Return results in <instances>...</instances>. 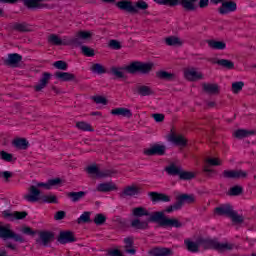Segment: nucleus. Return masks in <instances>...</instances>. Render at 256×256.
I'll list each match as a JSON object with an SVG mask.
<instances>
[{
	"mask_svg": "<svg viewBox=\"0 0 256 256\" xmlns=\"http://www.w3.org/2000/svg\"><path fill=\"white\" fill-rule=\"evenodd\" d=\"M48 43H50V45H56V46H67V36H64L62 39L57 36V34H51L48 37Z\"/></svg>",
	"mask_w": 256,
	"mask_h": 256,
	"instance_id": "24",
	"label": "nucleus"
},
{
	"mask_svg": "<svg viewBox=\"0 0 256 256\" xmlns=\"http://www.w3.org/2000/svg\"><path fill=\"white\" fill-rule=\"evenodd\" d=\"M51 73L49 72H44L42 73V77L40 78L38 84L34 86L35 91H43L47 85H49V81H51Z\"/></svg>",
	"mask_w": 256,
	"mask_h": 256,
	"instance_id": "16",
	"label": "nucleus"
},
{
	"mask_svg": "<svg viewBox=\"0 0 256 256\" xmlns=\"http://www.w3.org/2000/svg\"><path fill=\"white\" fill-rule=\"evenodd\" d=\"M156 213H159V211L151 213V212H149V210H147V208H145L143 206L133 208V210H132V215L134 217H137V218H139V217H149L148 221L150 223H156V221L151 220V217H153Z\"/></svg>",
	"mask_w": 256,
	"mask_h": 256,
	"instance_id": "11",
	"label": "nucleus"
},
{
	"mask_svg": "<svg viewBox=\"0 0 256 256\" xmlns=\"http://www.w3.org/2000/svg\"><path fill=\"white\" fill-rule=\"evenodd\" d=\"M25 201L28 203H37V201H41V190L37 188V186H30L29 193L24 195Z\"/></svg>",
	"mask_w": 256,
	"mask_h": 256,
	"instance_id": "12",
	"label": "nucleus"
},
{
	"mask_svg": "<svg viewBox=\"0 0 256 256\" xmlns=\"http://www.w3.org/2000/svg\"><path fill=\"white\" fill-rule=\"evenodd\" d=\"M153 69V63H144V62H132L130 65L125 67V70L128 73L134 75V73H141L142 75H147V73H151Z\"/></svg>",
	"mask_w": 256,
	"mask_h": 256,
	"instance_id": "7",
	"label": "nucleus"
},
{
	"mask_svg": "<svg viewBox=\"0 0 256 256\" xmlns=\"http://www.w3.org/2000/svg\"><path fill=\"white\" fill-rule=\"evenodd\" d=\"M126 197H133L135 195H139V187L137 186H128L123 191Z\"/></svg>",
	"mask_w": 256,
	"mask_h": 256,
	"instance_id": "40",
	"label": "nucleus"
},
{
	"mask_svg": "<svg viewBox=\"0 0 256 256\" xmlns=\"http://www.w3.org/2000/svg\"><path fill=\"white\" fill-rule=\"evenodd\" d=\"M111 115H121L122 117H133V113H131V110L127 108H115L111 110Z\"/></svg>",
	"mask_w": 256,
	"mask_h": 256,
	"instance_id": "32",
	"label": "nucleus"
},
{
	"mask_svg": "<svg viewBox=\"0 0 256 256\" xmlns=\"http://www.w3.org/2000/svg\"><path fill=\"white\" fill-rule=\"evenodd\" d=\"M109 256H123L119 249H113L108 252Z\"/></svg>",
	"mask_w": 256,
	"mask_h": 256,
	"instance_id": "64",
	"label": "nucleus"
},
{
	"mask_svg": "<svg viewBox=\"0 0 256 256\" xmlns=\"http://www.w3.org/2000/svg\"><path fill=\"white\" fill-rule=\"evenodd\" d=\"M179 177L182 181H191V179L195 178V174L193 172L184 171L182 168L180 170Z\"/></svg>",
	"mask_w": 256,
	"mask_h": 256,
	"instance_id": "45",
	"label": "nucleus"
},
{
	"mask_svg": "<svg viewBox=\"0 0 256 256\" xmlns=\"http://www.w3.org/2000/svg\"><path fill=\"white\" fill-rule=\"evenodd\" d=\"M136 91L138 93V95H140L141 97H149L150 95H153V89H151V87L149 86H145V85H140L137 86Z\"/></svg>",
	"mask_w": 256,
	"mask_h": 256,
	"instance_id": "30",
	"label": "nucleus"
},
{
	"mask_svg": "<svg viewBox=\"0 0 256 256\" xmlns=\"http://www.w3.org/2000/svg\"><path fill=\"white\" fill-rule=\"evenodd\" d=\"M107 221V217H105L103 214L99 213L95 215L94 223L95 225H103Z\"/></svg>",
	"mask_w": 256,
	"mask_h": 256,
	"instance_id": "55",
	"label": "nucleus"
},
{
	"mask_svg": "<svg viewBox=\"0 0 256 256\" xmlns=\"http://www.w3.org/2000/svg\"><path fill=\"white\" fill-rule=\"evenodd\" d=\"M96 191L99 193H111L117 191V185L114 182H103L97 185Z\"/></svg>",
	"mask_w": 256,
	"mask_h": 256,
	"instance_id": "18",
	"label": "nucleus"
},
{
	"mask_svg": "<svg viewBox=\"0 0 256 256\" xmlns=\"http://www.w3.org/2000/svg\"><path fill=\"white\" fill-rule=\"evenodd\" d=\"M169 141L174 143V145H178V147H185V145H187V140L183 135H177L175 133L170 134Z\"/></svg>",
	"mask_w": 256,
	"mask_h": 256,
	"instance_id": "25",
	"label": "nucleus"
},
{
	"mask_svg": "<svg viewBox=\"0 0 256 256\" xmlns=\"http://www.w3.org/2000/svg\"><path fill=\"white\" fill-rule=\"evenodd\" d=\"M241 193H243V187L233 186L232 188H230L228 195H230L231 197H237L241 195Z\"/></svg>",
	"mask_w": 256,
	"mask_h": 256,
	"instance_id": "50",
	"label": "nucleus"
},
{
	"mask_svg": "<svg viewBox=\"0 0 256 256\" xmlns=\"http://www.w3.org/2000/svg\"><path fill=\"white\" fill-rule=\"evenodd\" d=\"M150 255H153V256H172L173 255V249L165 248V247L153 248L150 251Z\"/></svg>",
	"mask_w": 256,
	"mask_h": 256,
	"instance_id": "23",
	"label": "nucleus"
},
{
	"mask_svg": "<svg viewBox=\"0 0 256 256\" xmlns=\"http://www.w3.org/2000/svg\"><path fill=\"white\" fill-rule=\"evenodd\" d=\"M87 195V192L85 191H79V192H69L67 193V198L72 201V203H77L83 199Z\"/></svg>",
	"mask_w": 256,
	"mask_h": 256,
	"instance_id": "29",
	"label": "nucleus"
},
{
	"mask_svg": "<svg viewBox=\"0 0 256 256\" xmlns=\"http://www.w3.org/2000/svg\"><path fill=\"white\" fill-rule=\"evenodd\" d=\"M58 241L61 245H67V243H75L77 238H75V234L71 231H62L58 237Z\"/></svg>",
	"mask_w": 256,
	"mask_h": 256,
	"instance_id": "14",
	"label": "nucleus"
},
{
	"mask_svg": "<svg viewBox=\"0 0 256 256\" xmlns=\"http://www.w3.org/2000/svg\"><path fill=\"white\" fill-rule=\"evenodd\" d=\"M166 45L169 47H181L183 45V41L175 36H169L165 39Z\"/></svg>",
	"mask_w": 256,
	"mask_h": 256,
	"instance_id": "33",
	"label": "nucleus"
},
{
	"mask_svg": "<svg viewBox=\"0 0 256 256\" xmlns=\"http://www.w3.org/2000/svg\"><path fill=\"white\" fill-rule=\"evenodd\" d=\"M0 239H14L17 243H25L23 236L11 230V225L0 222Z\"/></svg>",
	"mask_w": 256,
	"mask_h": 256,
	"instance_id": "6",
	"label": "nucleus"
},
{
	"mask_svg": "<svg viewBox=\"0 0 256 256\" xmlns=\"http://www.w3.org/2000/svg\"><path fill=\"white\" fill-rule=\"evenodd\" d=\"M151 221H156L160 227H175L176 229H181L183 223L176 218L165 217V212H156L154 216L151 217Z\"/></svg>",
	"mask_w": 256,
	"mask_h": 256,
	"instance_id": "3",
	"label": "nucleus"
},
{
	"mask_svg": "<svg viewBox=\"0 0 256 256\" xmlns=\"http://www.w3.org/2000/svg\"><path fill=\"white\" fill-rule=\"evenodd\" d=\"M77 129H80V131H93V127H91V124L87 122H78L76 124Z\"/></svg>",
	"mask_w": 256,
	"mask_h": 256,
	"instance_id": "51",
	"label": "nucleus"
},
{
	"mask_svg": "<svg viewBox=\"0 0 256 256\" xmlns=\"http://www.w3.org/2000/svg\"><path fill=\"white\" fill-rule=\"evenodd\" d=\"M149 197L153 203H169L171 201V197L167 194L158 193V192H149Z\"/></svg>",
	"mask_w": 256,
	"mask_h": 256,
	"instance_id": "17",
	"label": "nucleus"
},
{
	"mask_svg": "<svg viewBox=\"0 0 256 256\" xmlns=\"http://www.w3.org/2000/svg\"><path fill=\"white\" fill-rule=\"evenodd\" d=\"M87 173H89V175H96V177H111V171L106 170V171H101L99 170V168L95 165H91L87 167Z\"/></svg>",
	"mask_w": 256,
	"mask_h": 256,
	"instance_id": "21",
	"label": "nucleus"
},
{
	"mask_svg": "<svg viewBox=\"0 0 256 256\" xmlns=\"http://www.w3.org/2000/svg\"><path fill=\"white\" fill-rule=\"evenodd\" d=\"M93 34L89 31H79L75 34L74 37H67L66 36V46L69 47H81L87 39H91Z\"/></svg>",
	"mask_w": 256,
	"mask_h": 256,
	"instance_id": "5",
	"label": "nucleus"
},
{
	"mask_svg": "<svg viewBox=\"0 0 256 256\" xmlns=\"http://www.w3.org/2000/svg\"><path fill=\"white\" fill-rule=\"evenodd\" d=\"M53 66L56 69H60L61 71H67V68H68L67 62H65L63 60L54 62Z\"/></svg>",
	"mask_w": 256,
	"mask_h": 256,
	"instance_id": "54",
	"label": "nucleus"
},
{
	"mask_svg": "<svg viewBox=\"0 0 256 256\" xmlns=\"http://www.w3.org/2000/svg\"><path fill=\"white\" fill-rule=\"evenodd\" d=\"M123 71H127L124 68H117V67H112L111 68V73L112 75H114V77H117L118 79H123V77H125V73Z\"/></svg>",
	"mask_w": 256,
	"mask_h": 256,
	"instance_id": "48",
	"label": "nucleus"
},
{
	"mask_svg": "<svg viewBox=\"0 0 256 256\" xmlns=\"http://www.w3.org/2000/svg\"><path fill=\"white\" fill-rule=\"evenodd\" d=\"M149 219H147V221H141L140 219H134L131 222L132 227H134V229H148L149 228Z\"/></svg>",
	"mask_w": 256,
	"mask_h": 256,
	"instance_id": "37",
	"label": "nucleus"
},
{
	"mask_svg": "<svg viewBox=\"0 0 256 256\" xmlns=\"http://www.w3.org/2000/svg\"><path fill=\"white\" fill-rule=\"evenodd\" d=\"M181 169V166H177L174 163H172L165 168V171L166 173H168V175L179 176L181 174Z\"/></svg>",
	"mask_w": 256,
	"mask_h": 256,
	"instance_id": "35",
	"label": "nucleus"
},
{
	"mask_svg": "<svg viewBox=\"0 0 256 256\" xmlns=\"http://www.w3.org/2000/svg\"><path fill=\"white\" fill-rule=\"evenodd\" d=\"M184 244L187 248V251H189L190 253H199V247H201V245H199V240H197V242H194L186 239L184 240Z\"/></svg>",
	"mask_w": 256,
	"mask_h": 256,
	"instance_id": "27",
	"label": "nucleus"
},
{
	"mask_svg": "<svg viewBox=\"0 0 256 256\" xmlns=\"http://www.w3.org/2000/svg\"><path fill=\"white\" fill-rule=\"evenodd\" d=\"M215 63L217 65H220V67H224L225 69H235V63H233V61L228 59H220Z\"/></svg>",
	"mask_w": 256,
	"mask_h": 256,
	"instance_id": "41",
	"label": "nucleus"
},
{
	"mask_svg": "<svg viewBox=\"0 0 256 256\" xmlns=\"http://www.w3.org/2000/svg\"><path fill=\"white\" fill-rule=\"evenodd\" d=\"M222 175L224 179H246L248 173L244 170H224Z\"/></svg>",
	"mask_w": 256,
	"mask_h": 256,
	"instance_id": "13",
	"label": "nucleus"
},
{
	"mask_svg": "<svg viewBox=\"0 0 256 256\" xmlns=\"http://www.w3.org/2000/svg\"><path fill=\"white\" fill-rule=\"evenodd\" d=\"M203 90L209 95H217L219 93V85L217 84H203Z\"/></svg>",
	"mask_w": 256,
	"mask_h": 256,
	"instance_id": "36",
	"label": "nucleus"
},
{
	"mask_svg": "<svg viewBox=\"0 0 256 256\" xmlns=\"http://www.w3.org/2000/svg\"><path fill=\"white\" fill-rule=\"evenodd\" d=\"M220 15H227L237 11V3L233 1L223 2L221 7L218 9Z\"/></svg>",
	"mask_w": 256,
	"mask_h": 256,
	"instance_id": "15",
	"label": "nucleus"
},
{
	"mask_svg": "<svg viewBox=\"0 0 256 256\" xmlns=\"http://www.w3.org/2000/svg\"><path fill=\"white\" fill-rule=\"evenodd\" d=\"M109 47H110V49H114L115 51H119V49H121V42H119L118 40H115V39H113V40H110L109 41Z\"/></svg>",
	"mask_w": 256,
	"mask_h": 256,
	"instance_id": "57",
	"label": "nucleus"
},
{
	"mask_svg": "<svg viewBox=\"0 0 256 256\" xmlns=\"http://www.w3.org/2000/svg\"><path fill=\"white\" fill-rule=\"evenodd\" d=\"M65 215H66L65 211H58L56 212L54 219L56 221H61L62 219H65Z\"/></svg>",
	"mask_w": 256,
	"mask_h": 256,
	"instance_id": "62",
	"label": "nucleus"
},
{
	"mask_svg": "<svg viewBox=\"0 0 256 256\" xmlns=\"http://www.w3.org/2000/svg\"><path fill=\"white\" fill-rule=\"evenodd\" d=\"M21 232L24 233V235H31V236L35 235V233H36V232L33 231V229H31V227H29V226L23 227L22 230H21Z\"/></svg>",
	"mask_w": 256,
	"mask_h": 256,
	"instance_id": "61",
	"label": "nucleus"
},
{
	"mask_svg": "<svg viewBox=\"0 0 256 256\" xmlns=\"http://www.w3.org/2000/svg\"><path fill=\"white\" fill-rule=\"evenodd\" d=\"M61 178H55L48 180L47 183L40 182L37 184V187H44V189H52V187H55L57 185H60Z\"/></svg>",
	"mask_w": 256,
	"mask_h": 256,
	"instance_id": "31",
	"label": "nucleus"
},
{
	"mask_svg": "<svg viewBox=\"0 0 256 256\" xmlns=\"http://www.w3.org/2000/svg\"><path fill=\"white\" fill-rule=\"evenodd\" d=\"M0 157L3 161H7L8 163H11V161H13V154L3 150L0 151Z\"/></svg>",
	"mask_w": 256,
	"mask_h": 256,
	"instance_id": "56",
	"label": "nucleus"
},
{
	"mask_svg": "<svg viewBox=\"0 0 256 256\" xmlns=\"http://www.w3.org/2000/svg\"><path fill=\"white\" fill-rule=\"evenodd\" d=\"M234 137L236 139H245L247 137H251L252 135H255L254 130H245V129H238L234 132Z\"/></svg>",
	"mask_w": 256,
	"mask_h": 256,
	"instance_id": "28",
	"label": "nucleus"
},
{
	"mask_svg": "<svg viewBox=\"0 0 256 256\" xmlns=\"http://www.w3.org/2000/svg\"><path fill=\"white\" fill-rule=\"evenodd\" d=\"M55 77L60 81H73L75 79V75L69 72H56Z\"/></svg>",
	"mask_w": 256,
	"mask_h": 256,
	"instance_id": "34",
	"label": "nucleus"
},
{
	"mask_svg": "<svg viewBox=\"0 0 256 256\" xmlns=\"http://www.w3.org/2000/svg\"><path fill=\"white\" fill-rule=\"evenodd\" d=\"M116 7L121 9V11H127V13H131L132 15H137L140 11H146L149 9V4L145 2V0H138L135 5L131 1H120L117 2Z\"/></svg>",
	"mask_w": 256,
	"mask_h": 256,
	"instance_id": "2",
	"label": "nucleus"
},
{
	"mask_svg": "<svg viewBox=\"0 0 256 256\" xmlns=\"http://www.w3.org/2000/svg\"><path fill=\"white\" fill-rule=\"evenodd\" d=\"M3 216L5 217V219H8L9 221H15V219L17 220L25 219V217H27V212L15 211L11 213L9 211H4Z\"/></svg>",
	"mask_w": 256,
	"mask_h": 256,
	"instance_id": "22",
	"label": "nucleus"
},
{
	"mask_svg": "<svg viewBox=\"0 0 256 256\" xmlns=\"http://www.w3.org/2000/svg\"><path fill=\"white\" fill-rule=\"evenodd\" d=\"M12 29H14V31H19L20 33H27V31H29V26L27 23H14Z\"/></svg>",
	"mask_w": 256,
	"mask_h": 256,
	"instance_id": "43",
	"label": "nucleus"
},
{
	"mask_svg": "<svg viewBox=\"0 0 256 256\" xmlns=\"http://www.w3.org/2000/svg\"><path fill=\"white\" fill-rule=\"evenodd\" d=\"M92 73H96L97 75H103L104 73H107V70H105V67L103 65L96 63L93 64L91 67Z\"/></svg>",
	"mask_w": 256,
	"mask_h": 256,
	"instance_id": "46",
	"label": "nucleus"
},
{
	"mask_svg": "<svg viewBox=\"0 0 256 256\" xmlns=\"http://www.w3.org/2000/svg\"><path fill=\"white\" fill-rule=\"evenodd\" d=\"M40 201H42V203H55V204L59 203V201L57 200V196L53 194L41 196Z\"/></svg>",
	"mask_w": 256,
	"mask_h": 256,
	"instance_id": "44",
	"label": "nucleus"
},
{
	"mask_svg": "<svg viewBox=\"0 0 256 256\" xmlns=\"http://www.w3.org/2000/svg\"><path fill=\"white\" fill-rule=\"evenodd\" d=\"M91 221V213L89 212H84L78 219L77 223H89Z\"/></svg>",
	"mask_w": 256,
	"mask_h": 256,
	"instance_id": "53",
	"label": "nucleus"
},
{
	"mask_svg": "<svg viewBox=\"0 0 256 256\" xmlns=\"http://www.w3.org/2000/svg\"><path fill=\"white\" fill-rule=\"evenodd\" d=\"M206 43L210 49H215L217 51H223L227 48V44L224 41H217V40H207Z\"/></svg>",
	"mask_w": 256,
	"mask_h": 256,
	"instance_id": "26",
	"label": "nucleus"
},
{
	"mask_svg": "<svg viewBox=\"0 0 256 256\" xmlns=\"http://www.w3.org/2000/svg\"><path fill=\"white\" fill-rule=\"evenodd\" d=\"M185 203H195V196L189 194H181L177 197V201L173 204L168 206L165 209L166 213H173V211H179L183 209V205Z\"/></svg>",
	"mask_w": 256,
	"mask_h": 256,
	"instance_id": "8",
	"label": "nucleus"
},
{
	"mask_svg": "<svg viewBox=\"0 0 256 256\" xmlns=\"http://www.w3.org/2000/svg\"><path fill=\"white\" fill-rule=\"evenodd\" d=\"M152 119H154L156 123H163V121H165V115L161 113H155V114H152Z\"/></svg>",
	"mask_w": 256,
	"mask_h": 256,
	"instance_id": "59",
	"label": "nucleus"
},
{
	"mask_svg": "<svg viewBox=\"0 0 256 256\" xmlns=\"http://www.w3.org/2000/svg\"><path fill=\"white\" fill-rule=\"evenodd\" d=\"M198 245L205 250L213 249L214 251H219V253H225V251H233L235 249V244L233 243H221L219 240L211 238L198 239Z\"/></svg>",
	"mask_w": 256,
	"mask_h": 256,
	"instance_id": "1",
	"label": "nucleus"
},
{
	"mask_svg": "<svg viewBox=\"0 0 256 256\" xmlns=\"http://www.w3.org/2000/svg\"><path fill=\"white\" fill-rule=\"evenodd\" d=\"M166 147L163 145H159L156 144L154 146H152L149 149L144 150V154L148 155L149 157L153 156V155H165V151H166Z\"/></svg>",
	"mask_w": 256,
	"mask_h": 256,
	"instance_id": "19",
	"label": "nucleus"
},
{
	"mask_svg": "<svg viewBox=\"0 0 256 256\" xmlns=\"http://www.w3.org/2000/svg\"><path fill=\"white\" fill-rule=\"evenodd\" d=\"M184 76L188 81H199V79H203V74L195 68L185 70Z\"/></svg>",
	"mask_w": 256,
	"mask_h": 256,
	"instance_id": "20",
	"label": "nucleus"
},
{
	"mask_svg": "<svg viewBox=\"0 0 256 256\" xmlns=\"http://www.w3.org/2000/svg\"><path fill=\"white\" fill-rule=\"evenodd\" d=\"M158 5H167L168 7H177L179 0H154Z\"/></svg>",
	"mask_w": 256,
	"mask_h": 256,
	"instance_id": "47",
	"label": "nucleus"
},
{
	"mask_svg": "<svg viewBox=\"0 0 256 256\" xmlns=\"http://www.w3.org/2000/svg\"><path fill=\"white\" fill-rule=\"evenodd\" d=\"M243 87H245V83L243 81L233 82L232 93H240V91H243Z\"/></svg>",
	"mask_w": 256,
	"mask_h": 256,
	"instance_id": "49",
	"label": "nucleus"
},
{
	"mask_svg": "<svg viewBox=\"0 0 256 256\" xmlns=\"http://www.w3.org/2000/svg\"><path fill=\"white\" fill-rule=\"evenodd\" d=\"M92 99L97 103V105H107V98L103 96H93Z\"/></svg>",
	"mask_w": 256,
	"mask_h": 256,
	"instance_id": "58",
	"label": "nucleus"
},
{
	"mask_svg": "<svg viewBox=\"0 0 256 256\" xmlns=\"http://www.w3.org/2000/svg\"><path fill=\"white\" fill-rule=\"evenodd\" d=\"M81 52L86 57H95V50H93V48H90L88 46H81Z\"/></svg>",
	"mask_w": 256,
	"mask_h": 256,
	"instance_id": "52",
	"label": "nucleus"
},
{
	"mask_svg": "<svg viewBox=\"0 0 256 256\" xmlns=\"http://www.w3.org/2000/svg\"><path fill=\"white\" fill-rule=\"evenodd\" d=\"M125 249H131L133 247V238L128 237L124 239Z\"/></svg>",
	"mask_w": 256,
	"mask_h": 256,
	"instance_id": "63",
	"label": "nucleus"
},
{
	"mask_svg": "<svg viewBox=\"0 0 256 256\" xmlns=\"http://www.w3.org/2000/svg\"><path fill=\"white\" fill-rule=\"evenodd\" d=\"M21 61H23V56L19 53H10L7 58H2L3 65L12 69L19 67Z\"/></svg>",
	"mask_w": 256,
	"mask_h": 256,
	"instance_id": "10",
	"label": "nucleus"
},
{
	"mask_svg": "<svg viewBox=\"0 0 256 256\" xmlns=\"http://www.w3.org/2000/svg\"><path fill=\"white\" fill-rule=\"evenodd\" d=\"M215 213H217V215H225L226 217H229L233 223H243V221H245L242 215H239L237 211L233 210L231 204H224L217 207Z\"/></svg>",
	"mask_w": 256,
	"mask_h": 256,
	"instance_id": "4",
	"label": "nucleus"
},
{
	"mask_svg": "<svg viewBox=\"0 0 256 256\" xmlns=\"http://www.w3.org/2000/svg\"><path fill=\"white\" fill-rule=\"evenodd\" d=\"M206 163L208 165L217 166V165H221V160L217 158H207Z\"/></svg>",
	"mask_w": 256,
	"mask_h": 256,
	"instance_id": "60",
	"label": "nucleus"
},
{
	"mask_svg": "<svg viewBox=\"0 0 256 256\" xmlns=\"http://www.w3.org/2000/svg\"><path fill=\"white\" fill-rule=\"evenodd\" d=\"M156 77L158 79H163L164 81H173L175 79V74L167 71H159L156 72Z\"/></svg>",
	"mask_w": 256,
	"mask_h": 256,
	"instance_id": "38",
	"label": "nucleus"
},
{
	"mask_svg": "<svg viewBox=\"0 0 256 256\" xmlns=\"http://www.w3.org/2000/svg\"><path fill=\"white\" fill-rule=\"evenodd\" d=\"M39 237L36 239L37 247H49V243L55 239V234L50 231H40Z\"/></svg>",
	"mask_w": 256,
	"mask_h": 256,
	"instance_id": "9",
	"label": "nucleus"
},
{
	"mask_svg": "<svg viewBox=\"0 0 256 256\" xmlns=\"http://www.w3.org/2000/svg\"><path fill=\"white\" fill-rule=\"evenodd\" d=\"M197 0H181L180 4L186 11H195L197 7L195 6Z\"/></svg>",
	"mask_w": 256,
	"mask_h": 256,
	"instance_id": "39",
	"label": "nucleus"
},
{
	"mask_svg": "<svg viewBox=\"0 0 256 256\" xmlns=\"http://www.w3.org/2000/svg\"><path fill=\"white\" fill-rule=\"evenodd\" d=\"M13 145L16 146L17 149H27L29 142L25 138H18L13 141Z\"/></svg>",
	"mask_w": 256,
	"mask_h": 256,
	"instance_id": "42",
	"label": "nucleus"
}]
</instances>
